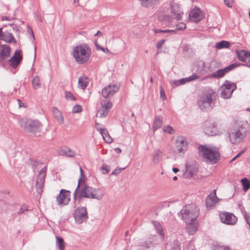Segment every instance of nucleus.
I'll return each instance as SVG.
<instances>
[{
    "mask_svg": "<svg viewBox=\"0 0 250 250\" xmlns=\"http://www.w3.org/2000/svg\"><path fill=\"white\" fill-rule=\"evenodd\" d=\"M98 189L89 186L84 183H82V178H80L77 187L73 193V202L71 203L72 208L76 207L77 201L78 204H81L83 198L100 200L103 195H98L96 193Z\"/></svg>",
    "mask_w": 250,
    "mask_h": 250,
    "instance_id": "1",
    "label": "nucleus"
},
{
    "mask_svg": "<svg viewBox=\"0 0 250 250\" xmlns=\"http://www.w3.org/2000/svg\"><path fill=\"white\" fill-rule=\"evenodd\" d=\"M216 93L212 88H208L197 100V105L203 112L210 111L214 107L216 102Z\"/></svg>",
    "mask_w": 250,
    "mask_h": 250,
    "instance_id": "2",
    "label": "nucleus"
},
{
    "mask_svg": "<svg viewBox=\"0 0 250 250\" xmlns=\"http://www.w3.org/2000/svg\"><path fill=\"white\" fill-rule=\"evenodd\" d=\"M91 49L86 43H80L74 47L72 55L79 64L87 62L91 55Z\"/></svg>",
    "mask_w": 250,
    "mask_h": 250,
    "instance_id": "3",
    "label": "nucleus"
},
{
    "mask_svg": "<svg viewBox=\"0 0 250 250\" xmlns=\"http://www.w3.org/2000/svg\"><path fill=\"white\" fill-rule=\"evenodd\" d=\"M19 124L26 132L36 136H38L37 134L41 131L42 124L38 120L22 118L19 121Z\"/></svg>",
    "mask_w": 250,
    "mask_h": 250,
    "instance_id": "4",
    "label": "nucleus"
},
{
    "mask_svg": "<svg viewBox=\"0 0 250 250\" xmlns=\"http://www.w3.org/2000/svg\"><path fill=\"white\" fill-rule=\"evenodd\" d=\"M178 214L185 222H195L199 214V209L195 204H188L184 206Z\"/></svg>",
    "mask_w": 250,
    "mask_h": 250,
    "instance_id": "5",
    "label": "nucleus"
},
{
    "mask_svg": "<svg viewBox=\"0 0 250 250\" xmlns=\"http://www.w3.org/2000/svg\"><path fill=\"white\" fill-rule=\"evenodd\" d=\"M198 149L201 155L212 164H215L219 160L220 153L218 150H213L204 145H200Z\"/></svg>",
    "mask_w": 250,
    "mask_h": 250,
    "instance_id": "6",
    "label": "nucleus"
},
{
    "mask_svg": "<svg viewBox=\"0 0 250 250\" xmlns=\"http://www.w3.org/2000/svg\"><path fill=\"white\" fill-rule=\"evenodd\" d=\"M246 128L241 126L229 135V141L232 144H236L241 142L246 136Z\"/></svg>",
    "mask_w": 250,
    "mask_h": 250,
    "instance_id": "7",
    "label": "nucleus"
},
{
    "mask_svg": "<svg viewBox=\"0 0 250 250\" xmlns=\"http://www.w3.org/2000/svg\"><path fill=\"white\" fill-rule=\"evenodd\" d=\"M73 217L76 222L79 224L86 221L88 218L86 208L81 206L78 207L74 210Z\"/></svg>",
    "mask_w": 250,
    "mask_h": 250,
    "instance_id": "8",
    "label": "nucleus"
},
{
    "mask_svg": "<svg viewBox=\"0 0 250 250\" xmlns=\"http://www.w3.org/2000/svg\"><path fill=\"white\" fill-rule=\"evenodd\" d=\"M47 171V167H43L39 172L36 181V191L41 196L44 185L45 178Z\"/></svg>",
    "mask_w": 250,
    "mask_h": 250,
    "instance_id": "9",
    "label": "nucleus"
},
{
    "mask_svg": "<svg viewBox=\"0 0 250 250\" xmlns=\"http://www.w3.org/2000/svg\"><path fill=\"white\" fill-rule=\"evenodd\" d=\"M171 17L172 20H181L184 15L181 5L178 3L173 2L170 3Z\"/></svg>",
    "mask_w": 250,
    "mask_h": 250,
    "instance_id": "10",
    "label": "nucleus"
},
{
    "mask_svg": "<svg viewBox=\"0 0 250 250\" xmlns=\"http://www.w3.org/2000/svg\"><path fill=\"white\" fill-rule=\"evenodd\" d=\"M70 193L69 190L62 189L56 197L57 204L60 206L67 205L70 200Z\"/></svg>",
    "mask_w": 250,
    "mask_h": 250,
    "instance_id": "11",
    "label": "nucleus"
},
{
    "mask_svg": "<svg viewBox=\"0 0 250 250\" xmlns=\"http://www.w3.org/2000/svg\"><path fill=\"white\" fill-rule=\"evenodd\" d=\"M119 88L120 85L117 83H110L103 89L102 95L106 99L109 98L117 92Z\"/></svg>",
    "mask_w": 250,
    "mask_h": 250,
    "instance_id": "12",
    "label": "nucleus"
},
{
    "mask_svg": "<svg viewBox=\"0 0 250 250\" xmlns=\"http://www.w3.org/2000/svg\"><path fill=\"white\" fill-rule=\"evenodd\" d=\"M241 64H240L239 63L235 62L229 65L223 69H218L215 73L211 74V77L216 79L222 78L227 73L236 67L240 66Z\"/></svg>",
    "mask_w": 250,
    "mask_h": 250,
    "instance_id": "13",
    "label": "nucleus"
},
{
    "mask_svg": "<svg viewBox=\"0 0 250 250\" xmlns=\"http://www.w3.org/2000/svg\"><path fill=\"white\" fill-rule=\"evenodd\" d=\"M21 50H16L14 55L8 60V63L13 68H16L22 61L23 57Z\"/></svg>",
    "mask_w": 250,
    "mask_h": 250,
    "instance_id": "14",
    "label": "nucleus"
},
{
    "mask_svg": "<svg viewBox=\"0 0 250 250\" xmlns=\"http://www.w3.org/2000/svg\"><path fill=\"white\" fill-rule=\"evenodd\" d=\"M221 222L227 225H234L237 221V217L231 213L225 212L220 213Z\"/></svg>",
    "mask_w": 250,
    "mask_h": 250,
    "instance_id": "15",
    "label": "nucleus"
},
{
    "mask_svg": "<svg viewBox=\"0 0 250 250\" xmlns=\"http://www.w3.org/2000/svg\"><path fill=\"white\" fill-rule=\"evenodd\" d=\"M204 133L208 136H214L217 134V129L215 123L206 121L204 123Z\"/></svg>",
    "mask_w": 250,
    "mask_h": 250,
    "instance_id": "16",
    "label": "nucleus"
},
{
    "mask_svg": "<svg viewBox=\"0 0 250 250\" xmlns=\"http://www.w3.org/2000/svg\"><path fill=\"white\" fill-rule=\"evenodd\" d=\"M219 200V199L216 196V190H213L206 199V205L207 209H211Z\"/></svg>",
    "mask_w": 250,
    "mask_h": 250,
    "instance_id": "17",
    "label": "nucleus"
},
{
    "mask_svg": "<svg viewBox=\"0 0 250 250\" xmlns=\"http://www.w3.org/2000/svg\"><path fill=\"white\" fill-rule=\"evenodd\" d=\"M175 142L179 153H184L188 149V143L183 136H179Z\"/></svg>",
    "mask_w": 250,
    "mask_h": 250,
    "instance_id": "18",
    "label": "nucleus"
},
{
    "mask_svg": "<svg viewBox=\"0 0 250 250\" xmlns=\"http://www.w3.org/2000/svg\"><path fill=\"white\" fill-rule=\"evenodd\" d=\"M1 49L0 51V62H3L10 55L11 47L8 44L1 45Z\"/></svg>",
    "mask_w": 250,
    "mask_h": 250,
    "instance_id": "19",
    "label": "nucleus"
},
{
    "mask_svg": "<svg viewBox=\"0 0 250 250\" xmlns=\"http://www.w3.org/2000/svg\"><path fill=\"white\" fill-rule=\"evenodd\" d=\"M237 57L241 61L246 63L250 62V52L245 50L237 51Z\"/></svg>",
    "mask_w": 250,
    "mask_h": 250,
    "instance_id": "20",
    "label": "nucleus"
},
{
    "mask_svg": "<svg viewBox=\"0 0 250 250\" xmlns=\"http://www.w3.org/2000/svg\"><path fill=\"white\" fill-rule=\"evenodd\" d=\"M186 167V176L187 178H189L193 177L194 175L198 172V167L196 163L190 166L188 164H187Z\"/></svg>",
    "mask_w": 250,
    "mask_h": 250,
    "instance_id": "21",
    "label": "nucleus"
},
{
    "mask_svg": "<svg viewBox=\"0 0 250 250\" xmlns=\"http://www.w3.org/2000/svg\"><path fill=\"white\" fill-rule=\"evenodd\" d=\"M0 37L1 40L7 43H13L15 44L17 43V41L14 37L13 34L7 31H4V33L2 36Z\"/></svg>",
    "mask_w": 250,
    "mask_h": 250,
    "instance_id": "22",
    "label": "nucleus"
},
{
    "mask_svg": "<svg viewBox=\"0 0 250 250\" xmlns=\"http://www.w3.org/2000/svg\"><path fill=\"white\" fill-rule=\"evenodd\" d=\"M236 88L237 85H234L233 88L232 89V90L229 91L228 90L226 89L224 86H221L219 89L221 90L220 96L224 99H229L231 97L233 92L236 90Z\"/></svg>",
    "mask_w": 250,
    "mask_h": 250,
    "instance_id": "23",
    "label": "nucleus"
},
{
    "mask_svg": "<svg viewBox=\"0 0 250 250\" xmlns=\"http://www.w3.org/2000/svg\"><path fill=\"white\" fill-rule=\"evenodd\" d=\"M189 17L191 21L196 22H199L201 20L200 9H193L189 14Z\"/></svg>",
    "mask_w": 250,
    "mask_h": 250,
    "instance_id": "24",
    "label": "nucleus"
},
{
    "mask_svg": "<svg viewBox=\"0 0 250 250\" xmlns=\"http://www.w3.org/2000/svg\"><path fill=\"white\" fill-rule=\"evenodd\" d=\"M195 222H190L186 223L187 226L186 227V231L189 235H193L197 231L198 227L197 225L194 223Z\"/></svg>",
    "mask_w": 250,
    "mask_h": 250,
    "instance_id": "25",
    "label": "nucleus"
},
{
    "mask_svg": "<svg viewBox=\"0 0 250 250\" xmlns=\"http://www.w3.org/2000/svg\"><path fill=\"white\" fill-rule=\"evenodd\" d=\"M89 83V80L87 77L83 75V76L79 77L78 80V86L79 87L84 90L87 86Z\"/></svg>",
    "mask_w": 250,
    "mask_h": 250,
    "instance_id": "26",
    "label": "nucleus"
},
{
    "mask_svg": "<svg viewBox=\"0 0 250 250\" xmlns=\"http://www.w3.org/2000/svg\"><path fill=\"white\" fill-rule=\"evenodd\" d=\"M52 113L54 118L57 120L60 125L63 123V118L61 112L56 107H54L52 109Z\"/></svg>",
    "mask_w": 250,
    "mask_h": 250,
    "instance_id": "27",
    "label": "nucleus"
},
{
    "mask_svg": "<svg viewBox=\"0 0 250 250\" xmlns=\"http://www.w3.org/2000/svg\"><path fill=\"white\" fill-rule=\"evenodd\" d=\"M100 134L102 135L104 141L107 143H111L113 141L112 138L110 137L108 131L105 128H101L98 129Z\"/></svg>",
    "mask_w": 250,
    "mask_h": 250,
    "instance_id": "28",
    "label": "nucleus"
},
{
    "mask_svg": "<svg viewBox=\"0 0 250 250\" xmlns=\"http://www.w3.org/2000/svg\"><path fill=\"white\" fill-rule=\"evenodd\" d=\"M162 124V117L161 116H156L152 127L153 131L154 132L158 129L161 127Z\"/></svg>",
    "mask_w": 250,
    "mask_h": 250,
    "instance_id": "29",
    "label": "nucleus"
},
{
    "mask_svg": "<svg viewBox=\"0 0 250 250\" xmlns=\"http://www.w3.org/2000/svg\"><path fill=\"white\" fill-rule=\"evenodd\" d=\"M142 6L149 7L159 3L160 0H140Z\"/></svg>",
    "mask_w": 250,
    "mask_h": 250,
    "instance_id": "30",
    "label": "nucleus"
},
{
    "mask_svg": "<svg viewBox=\"0 0 250 250\" xmlns=\"http://www.w3.org/2000/svg\"><path fill=\"white\" fill-rule=\"evenodd\" d=\"M158 19L159 21L161 22L166 21L169 23L173 21L171 16L168 15H164L162 13L158 15Z\"/></svg>",
    "mask_w": 250,
    "mask_h": 250,
    "instance_id": "31",
    "label": "nucleus"
},
{
    "mask_svg": "<svg viewBox=\"0 0 250 250\" xmlns=\"http://www.w3.org/2000/svg\"><path fill=\"white\" fill-rule=\"evenodd\" d=\"M152 224L154 226L156 230L162 237H164V232L163 230L162 227L160 223L157 221H152Z\"/></svg>",
    "mask_w": 250,
    "mask_h": 250,
    "instance_id": "32",
    "label": "nucleus"
},
{
    "mask_svg": "<svg viewBox=\"0 0 250 250\" xmlns=\"http://www.w3.org/2000/svg\"><path fill=\"white\" fill-rule=\"evenodd\" d=\"M230 46V43L228 41H222L215 44V47L217 49H222L229 48Z\"/></svg>",
    "mask_w": 250,
    "mask_h": 250,
    "instance_id": "33",
    "label": "nucleus"
},
{
    "mask_svg": "<svg viewBox=\"0 0 250 250\" xmlns=\"http://www.w3.org/2000/svg\"><path fill=\"white\" fill-rule=\"evenodd\" d=\"M162 152L159 149L155 150L153 152V161L154 163L157 164L159 162L160 158H161Z\"/></svg>",
    "mask_w": 250,
    "mask_h": 250,
    "instance_id": "34",
    "label": "nucleus"
},
{
    "mask_svg": "<svg viewBox=\"0 0 250 250\" xmlns=\"http://www.w3.org/2000/svg\"><path fill=\"white\" fill-rule=\"evenodd\" d=\"M109 113V110L101 107L97 113V116L103 118L106 117Z\"/></svg>",
    "mask_w": 250,
    "mask_h": 250,
    "instance_id": "35",
    "label": "nucleus"
},
{
    "mask_svg": "<svg viewBox=\"0 0 250 250\" xmlns=\"http://www.w3.org/2000/svg\"><path fill=\"white\" fill-rule=\"evenodd\" d=\"M32 86L33 88L37 90L40 88L41 86L40 77L38 76H36L32 80Z\"/></svg>",
    "mask_w": 250,
    "mask_h": 250,
    "instance_id": "36",
    "label": "nucleus"
},
{
    "mask_svg": "<svg viewBox=\"0 0 250 250\" xmlns=\"http://www.w3.org/2000/svg\"><path fill=\"white\" fill-rule=\"evenodd\" d=\"M56 246L59 248L60 250H64V242L62 237L56 236Z\"/></svg>",
    "mask_w": 250,
    "mask_h": 250,
    "instance_id": "37",
    "label": "nucleus"
},
{
    "mask_svg": "<svg viewBox=\"0 0 250 250\" xmlns=\"http://www.w3.org/2000/svg\"><path fill=\"white\" fill-rule=\"evenodd\" d=\"M154 244V243L153 242V240L149 238L146 241L141 242L140 246L142 248L148 249L151 247L153 246Z\"/></svg>",
    "mask_w": 250,
    "mask_h": 250,
    "instance_id": "38",
    "label": "nucleus"
},
{
    "mask_svg": "<svg viewBox=\"0 0 250 250\" xmlns=\"http://www.w3.org/2000/svg\"><path fill=\"white\" fill-rule=\"evenodd\" d=\"M205 62L203 61L200 60L196 62V67L197 68L196 69V71L198 72H202L205 68Z\"/></svg>",
    "mask_w": 250,
    "mask_h": 250,
    "instance_id": "39",
    "label": "nucleus"
},
{
    "mask_svg": "<svg viewBox=\"0 0 250 250\" xmlns=\"http://www.w3.org/2000/svg\"><path fill=\"white\" fill-rule=\"evenodd\" d=\"M101 107L109 110L112 106V103L106 99L103 100L101 102Z\"/></svg>",
    "mask_w": 250,
    "mask_h": 250,
    "instance_id": "40",
    "label": "nucleus"
},
{
    "mask_svg": "<svg viewBox=\"0 0 250 250\" xmlns=\"http://www.w3.org/2000/svg\"><path fill=\"white\" fill-rule=\"evenodd\" d=\"M241 183L243 186L244 190L246 191L250 188V181L246 178L241 180Z\"/></svg>",
    "mask_w": 250,
    "mask_h": 250,
    "instance_id": "41",
    "label": "nucleus"
},
{
    "mask_svg": "<svg viewBox=\"0 0 250 250\" xmlns=\"http://www.w3.org/2000/svg\"><path fill=\"white\" fill-rule=\"evenodd\" d=\"M234 85H236L235 83H230L228 80H226L224 82V83L222 84V86L229 91L232 90V89L233 88Z\"/></svg>",
    "mask_w": 250,
    "mask_h": 250,
    "instance_id": "42",
    "label": "nucleus"
},
{
    "mask_svg": "<svg viewBox=\"0 0 250 250\" xmlns=\"http://www.w3.org/2000/svg\"><path fill=\"white\" fill-rule=\"evenodd\" d=\"M27 32L32 37V42H33V43L35 45V46H34V51H35V52H36V50H37V47L36 46V42H35V37L34 36V34L33 31V30L32 29V28L28 26L27 27ZM35 57H36V53H35Z\"/></svg>",
    "mask_w": 250,
    "mask_h": 250,
    "instance_id": "43",
    "label": "nucleus"
},
{
    "mask_svg": "<svg viewBox=\"0 0 250 250\" xmlns=\"http://www.w3.org/2000/svg\"><path fill=\"white\" fill-rule=\"evenodd\" d=\"M29 210L30 209L29 208V207L26 205H23L21 207L19 210L18 211L17 213L18 215L22 214H26V212Z\"/></svg>",
    "mask_w": 250,
    "mask_h": 250,
    "instance_id": "44",
    "label": "nucleus"
},
{
    "mask_svg": "<svg viewBox=\"0 0 250 250\" xmlns=\"http://www.w3.org/2000/svg\"><path fill=\"white\" fill-rule=\"evenodd\" d=\"M29 161L30 165L31 166L33 171H35V169L39 166L40 162L38 161L35 160L34 159L31 158H30L29 159Z\"/></svg>",
    "mask_w": 250,
    "mask_h": 250,
    "instance_id": "45",
    "label": "nucleus"
},
{
    "mask_svg": "<svg viewBox=\"0 0 250 250\" xmlns=\"http://www.w3.org/2000/svg\"><path fill=\"white\" fill-rule=\"evenodd\" d=\"M163 130L164 132L169 133L170 134H174L175 130L170 125L165 126L163 127Z\"/></svg>",
    "mask_w": 250,
    "mask_h": 250,
    "instance_id": "46",
    "label": "nucleus"
},
{
    "mask_svg": "<svg viewBox=\"0 0 250 250\" xmlns=\"http://www.w3.org/2000/svg\"><path fill=\"white\" fill-rule=\"evenodd\" d=\"M212 250H230V248L229 246L216 244L214 246Z\"/></svg>",
    "mask_w": 250,
    "mask_h": 250,
    "instance_id": "47",
    "label": "nucleus"
},
{
    "mask_svg": "<svg viewBox=\"0 0 250 250\" xmlns=\"http://www.w3.org/2000/svg\"><path fill=\"white\" fill-rule=\"evenodd\" d=\"M65 98L68 100L76 101V98L70 91L65 92Z\"/></svg>",
    "mask_w": 250,
    "mask_h": 250,
    "instance_id": "48",
    "label": "nucleus"
},
{
    "mask_svg": "<svg viewBox=\"0 0 250 250\" xmlns=\"http://www.w3.org/2000/svg\"><path fill=\"white\" fill-rule=\"evenodd\" d=\"M68 147L66 146L62 147L59 151L60 155L66 156L68 152Z\"/></svg>",
    "mask_w": 250,
    "mask_h": 250,
    "instance_id": "49",
    "label": "nucleus"
},
{
    "mask_svg": "<svg viewBox=\"0 0 250 250\" xmlns=\"http://www.w3.org/2000/svg\"><path fill=\"white\" fill-rule=\"evenodd\" d=\"M82 107L79 104H76L74 105L72 109V113H80L82 111Z\"/></svg>",
    "mask_w": 250,
    "mask_h": 250,
    "instance_id": "50",
    "label": "nucleus"
},
{
    "mask_svg": "<svg viewBox=\"0 0 250 250\" xmlns=\"http://www.w3.org/2000/svg\"><path fill=\"white\" fill-rule=\"evenodd\" d=\"M100 169L104 174H107L110 170L109 167L105 164H104Z\"/></svg>",
    "mask_w": 250,
    "mask_h": 250,
    "instance_id": "51",
    "label": "nucleus"
},
{
    "mask_svg": "<svg viewBox=\"0 0 250 250\" xmlns=\"http://www.w3.org/2000/svg\"><path fill=\"white\" fill-rule=\"evenodd\" d=\"M8 25L10 26L12 28V29L14 32H15L16 33H20V30L19 28V27L17 25V24H14V23H10V24H8Z\"/></svg>",
    "mask_w": 250,
    "mask_h": 250,
    "instance_id": "52",
    "label": "nucleus"
},
{
    "mask_svg": "<svg viewBox=\"0 0 250 250\" xmlns=\"http://www.w3.org/2000/svg\"><path fill=\"white\" fill-rule=\"evenodd\" d=\"M199 78V76L196 75L195 73H193L192 75L190 76L187 77V79L188 82L194 81L195 80H196Z\"/></svg>",
    "mask_w": 250,
    "mask_h": 250,
    "instance_id": "53",
    "label": "nucleus"
},
{
    "mask_svg": "<svg viewBox=\"0 0 250 250\" xmlns=\"http://www.w3.org/2000/svg\"><path fill=\"white\" fill-rule=\"evenodd\" d=\"M126 167L123 168H117L111 173V175H118L122 170L125 169Z\"/></svg>",
    "mask_w": 250,
    "mask_h": 250,
    "instance_id": "54",
    "label": "nucleus"
},
{
    "mask_svg": "<svg viewBox=\"0 0 250 250\" xmlns=\"http://www.w3.org/2000/svg\"><path fill=\"white\" fill-rule=\"evenodd\" d=\"M186 28V25L185 23L183 22L180 23L179 24H177L176 28V30H183Z\"/></svg>",
    "mask_w": 250,
    "mask_h": 250,
    "instance_id": "55",
    "label": "nucleus"
},
{
    "mask_svg": "<svg viewBox=\"0 0 250 250\" xmlns=\"http://www.w3.org/2000/svg\"><path fill=\"white\" fill-rule=\"evenodd\" d=\"M166 42V40H160L159 42H158L157 44H156V47L158 49H160V48H162L163 45L165 43V42Z\"/></svg>",
    "mask_w": 250,
    "mask_h": 250,
    "instance_id": "56",
    "label": "nucleus"
},
{
    "mask_svg": "<svg viewBox=\"0 0 250 250\" xmlns=\"http://www.w3.org/2000/svg\"><path fill=\"white\" fill-rule=\"evenodd\" d=\"M153 31L155 33H168V30L167 29L166 30H162V29H153Z\"/></svg>",
    "mask_w": 250,
    "mask_h": 250,
    "instance_id": "57",
    "label": "nucleus"
},
{
    "mask_svg": "<svg viewBox=\"0 0 250 250\" xmlns=\"http://www.w3.org/2000/svg\"><path fill=\"white\" fill-rule=\"evenodd\" d=\"M216 62L215 61H212L208 66V70L210 71H212L214 70V66L216 65Z\"/></svg>",
    "mask_w": 250,
    "mask_h": 250,
    "instance_id": "58",
    "label": "nucleus"
},
{
    "mask_svg": "<svg viewBox=\"0 0 250 250\" xmlns=\"http://www.w3.org/2000/svg\"><path fill=\"white\" fill-rule=\"evenodd\" d=\"M238 206H239V207L242 213L244 215V216H245L247 215L248 214V213H247V211L245 210V208L242 205V204H239Z\"/></svg>",
    "mask_w": 250,
    "mask_h": 250,
    "instance_id": "59",
    "label": "nucleus"
},
{
    "mask_svg": "<svg viewBox=\"0 0 250 250\" xmlns=\"http://www.w3.org/2000/svg\"><path fill=\"white\" fill-rule=\"evenodd\" d=\"M75 156V153L68 147V152H67L66 156H68L69 157H73Z\"/></svg>",
    "mask_w": 250,
    "mask_h": 250,
    "instance_id": "60",
    "label": "nucleus"
},
{
    "mask_svg": "<svg viewBox=\"0 0 250 250\" xmlns=\"http://www.w3.org/2000/svg\"><path fill=\"white\" fill-rule=\"evenodd\" d=\"M80 172H81V177L80 178H82V183H84L85 176L84 174V171L83 170V169H82V168L81 167H80Z\"/></svg>",
    "mask_w": 250,
    "mask_h": 250,
    "instance_id": "61",
    "label": "nucleus"
},
{
    "mask_svg": "<svg viewBox=\"0 0 250 250\" xmlns=\"http://www.w3.org/2000/svg\"><path fill=\"white\" fill-rule=\"evenodd\" d=\"M245 151V149H244L243 150H242L241 151H240V152H239L231 160V161H234L235 159H236L237 158H238L239 157H240L241 155H242Z\"/></svg>",
    "mask_w": 250,
    "mask_h": 250,
    "instance_id": "62",
    "label": "nucleus"
},
{
    "mask_svg": "<svg viewBox=\"0 0 250 250\" xmlns=\"http://www.w3.org/2000/svg\"><path fill=\"white\" fill-rule=\"evenodd\" d=\"M245 220L247 221V223L249 225L250 228V215L247 214V215L244 216Z\"/></svg>",
    "mask_w": 250,
    "mask_h": 250,
    "instance_id": "63",
    "label": "nucleus"
},
{
    "mask_svg": "<svg viewBox=\"0 0 250 250\" xmlns=\"http://www.w3.org/2000/svg\"><path fill=\"white\" fill-rule=\"evenodd\" d=\"M169 250H181L179 246L174 245Z\"/></svg>",
    "mask_w": 250,
    "mask_h": 250,
    "instance_id": "64",
    "label": "nucleus"
}]
</instances>
